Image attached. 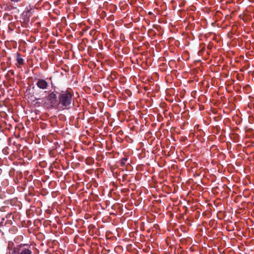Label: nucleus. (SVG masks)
Listing matches in <instances>:
<instances>
[{
	"mask_svg": "<svg viewBox=\"0 0 254 254\" xmlns=\"http://www.w3.org/2000/svg\"><path fill=\"white\" fill-rule=\"evenodd\" d=\"M19 252L20 254H32L30 247H26L25 245H19Z\"/></svg>",
	"mask_w": 254,
	"mask_h": 254,
	"instance_id": "20e7f679",
	"label": "nucleus"
},
{
	"mask_svg": "<svg viewBox=\"0 0 254 254\" xmlns=\"http://www.w3.org/2000/svg\"><path fill=\"white\" fill-rule=\"evenodd\" d=\"M36 85L40 89H46L48 86V83L44 79H38L37 80Z\"/></svg>",
	"mask_w": 254,
	"mask_h": 254,
	"instance_id": "7ed1b4c3",
	"label": "nucleus"
},
{
	"mask_svg": "<svg viewBox=\"0 0 254 254\" xmlns=\"http://www.w3.org/2000/svg\"><path fill=\"white\" fill-rule=\"evenodd\" d=\"M127 159V158H123L121 161V164L122 166H124L126 165V162Z\"/></svg>",
	"mask_w": 254,
	"mask_h": 254,
	"instance_id": "0eeeda50",
	"label": "nucleus"
},
{
	"mask_svg": "<svg viewBox=\"0 0 254 254\" xmlns=\"http://www.w3.org/2000/svg\"><path fill=\"white\" fill-rule=\"evenodd\" d=\"M11 1H19V0H10Z\"/></svg>",
	"mask_w": 254,
	"mask_h": 254,
	"instance_id": "6e6552de",
	"label": "nucleus"
},
{
	"mask_svg": "<svg viewBox=\"0 0 254 254\" xmlns=\"http://www.w3.org/2000/svg\"><path fill=\"white\" fill-rule=\"evenodd\" d=\"M16 61L19 64L21 65L23 64V59L21 57L19 53H17Z\"/></svg>",
	"mask_w": 254,
	"mask_h": 254,
	"instance_id": "39448f33",
	"label": "nucleus"
},
{
	"mask_svg": "<svg viewBox=\"0 0 254 254\" xmlns=\"http://www.w3.org/2000/svg\"><path fill=\"white\" fill-rule=\"evenodd\" d=\"M59 104L66 107L71 104L72 94L67 90L62 91L59 94Z\"/></svg>",
	"mask_w": 254,
	"mask_h": 254,
	"instance_id": "f257e3e1",
	"label": "nucleus"
},
{
	"mask_svg": "<svg viewBox=\"0 0 254 254\" xmlns=\"http://www.w3.org/2000/svg\"><path fill=\"white\" fill-rule=\"evenodd\" d=\"M47 100L50 103L51 106H56L58 103L57 92L54 91L51 93L47 97Z\"/></svg>",
	"mask_w": 254,
	"mask_h": 254,
	"instance_id": "f03ea898",
	"label": "nucleus"
},
{
	"mask_svg": "<svg viewBox=\"0 0 254 254\" xmlns=\"http://www.w3.org/2000/svg\"><path fill=\"white\" fill-rule=\"evenodd\" d=\"M1 169H0V174L1 173Z\"/></svg>",
	"mask_w": 254,
	"mask_h": 254,
	"instance_id": "1a4fd4ad",
	"label": "nucleus"
},
{
	"mask_svg": "<svg viewBox=\"0 0 254 254\" xmlns=\"http://www.w3.org/2000/svg\"><path fill=\"white\" fill-rule=\"evenodd\" d=\"M19 245L17 246L10 252L9 254H20L19 252Z\"/></svg>",
	"mask_w": 254,
	"mask_h": 254,
	"instance_id": "423d86ee",
	"label": "nucleus"
}]
</instances>
